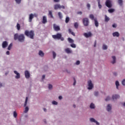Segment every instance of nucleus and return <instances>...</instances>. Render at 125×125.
I'll list each match as a JSON object with an SVG mask.
<instances>
[{"mask_svg":"<svg viewBox=\"0 0 125 125\" xmlns=\"http://www.w3.org/2000/svg\"><path fill=\"white\" fill-rule=\"evenodd\" d=\"M33 18H34V14H30L29 15V22H30L31 23V22H32V21L33 20Z\"/></svg>","mask_w":125,"mask_h":125,"instance_id":"nucleus-20","label":"nucleus"},{"mask_svg":"<svg viewBox=\"0 0 125 125\" xmlns=\"http://www.w3.org/2000/svg\"><path fill=\"white\" fill-rule=\"evenodd\" d=\"M24 34L26 37H28V38H30V39H32V40H33L34 37L35 36V33L33 30H31L30 31L25 30Z\"/></svg>","mask_w":125,"mask_h":125,"instance_id":"nucleus-2","label":"nucleus"},{"mask_svg":"<svg viewBox=\"0 0 125 125\" xmlns=\"http://www.w3.org/2000/svg\"><path fill=\"white\" fill-rule=\"evenodd\" d=\"M89 18L91 20H94V15H93V14H90L89 15Z\"/></svg>","mask_w":125,"mask_h":125,"instance_id":"nucleus-31","label":"nucleus"},{"mask_svg":"<svg viewBox=\"0 0 125 125\" xmlns=\"http://www.w3.org/2000/svg\"><path fill=\"white\" fill-rule=\"evenodd\" d=\"M98 6L100 9L102 8V5H101V4L100 3V0H97Z\"/></svg>","mask_w":125,"mask_h":125,"instance_id":"nucleus-30","label":"nucleus"},{"mask_svg":"<svg viewBox=\"0 0 125 125\" xmlns=\"http://www.w3.org/2000/svg\"><path fill=\"white\" fill-rule=\"evenodd\" d=\"M110 20V18L107 16V15H105V21L108 22Z\"/></svg>","mask_w":125,"mask_h":125,"instance_id":"nucleus-27","label":"nucleus"},{"mask_svg":"<svg viewBox=\"0 0 125 125\" xmlns=\"http://www.w3.org/2000/svg\"><path fill=\"white\" fill-rule=\"evenodd\" d=\"M48 16H50L51 18H53V15H52V12L51 11H49Z\"/></svg>","mask_w":125,"mask_h":125,"instance_id":"nucleus-34","label":"nucleus"},{"mask_svg":"<svg viewBox=\"0 0 125 125\" xmlns=\"http://www.w3.org/2000/svg\"><path fill=\"white\" fill-rule=\"evenodd\" d=\"M122 84L125 86V79H123L122 81Z\"/></svg>","mask_w":125,"mask_h":125,"instance_id":"nucleus-47","label":"nucleus"},{"mask_svg":"<svg viewBox=\"0 0 125 125\" xmlns=\"http://www.w3.org/2000/svg\"><path fill=\"white\" fill-rule=\"evenodd\" d=\"M45 79V75H43L42 76V80H44Z\"/></svg>","mask_w":125,"mask_h":125,"instance_id":"nucleus-57","label":"nucleus"},{"mask_svg":"<svg viewBox=\"0 0 125 125\" xmlns=\"http://www.w3.org/2000/svg\"><path fill=\"white\" fill-rule=\"evenodd\" d=\"M42 23L43 24H46V23H47V18H46V16H43Z\"/></svg>","mask_w":125,"mask_h":125,"instance_id":"nucleus-17","label":"nucleus"},{"mask_svg":"<svg viewBox=\"0 0 125 125\" xmlns=\"http://www.w3.org/2000/svg\"><path fill=\"white\" fill-rule=\"evenodd\" d=\"M65 52H66V53H67V54H70V53H72V52H73V51H72L71 49L67 48L65 49Z\"/></svg>","mask_w":125,"mask_h":125,"instance_id":"nucleus-19","label":"nucleus"},{"mask_svg":"<svg viewBox=\"0 0 125 125\" xmlns=\"http://www.w3.org/2000/svg\"><path fill=\"white\" fill-rule=\"evenodd\" d=\"M52 104L53 105H58V102L55 101H53L52 102Z\"/></svg>","mask_w":125,"mask_h":125,"instance_id":"nucleus-37","label":"nucleus"},{"mask_svg":"<svg viewBox=\"0 0 125 125\" xmlns=\"http://www.w3.org/2000/svg\"><path fill=\"white\" fill-rule=\"evenodd\" d=\"M94 95L95 96H98V95H99V92H98V91L95 92Z\"/></svg>","mask_w":125,"mask_h":125,"instance_id":"nucleus-49","label":"nucleus"},{"mask_svg":"<svg viewBox=\"0 0 125 125\" xmlns=\"http://www.w3.org/2000/svg\"><path fill=\"white\" fill-rule=\"evenodd\" d=\"M112 36L113 37H120V33H119V32H114L113 34H112Z\"/></svg>","mask_w":125,"mask_h":125,"instance_id":"nucleus-23","label":"nucleus"},{"mask_svg":"<svg viewBox=\"0 0 125 125\" xmlns=\"http://www.w3.org/2000/svg\"><path fill=\"white\" fill-rule=\"evenodd\" d=\"M87 89H88V90H91V89L94 87V84L91 80H89L87 81Z\"/></svg>","mask_w":125,"mask_h":125,"instance_id":"nucleus-5","label":"nucleus"},{"mask_svg":"<svg viewBox=\"0 0 125 125\" xmlns=\"http://www.w3.org/2000/svg\"><path fill=\"white\" fill-rule=\"evenodd\" d=\"M73 107L74 108H76V105H75V104H73Z\"/></svg>","mask_w":125,"mask_h":125,"instance_id":"nucleus-64","label":"nucleus"},{"mask_svg":"<svg viewBox=\"0 0 125 125\" xmlns=\"http://www.w3.org/2000/svg\"><path fill=\"white\" fill-rule=\"evenodd\" d=\"M20 28H21L20 24L17 23V29L18 31L20 30Z\"/></svg>","mask_w":125,"mask_h":125,"instance_id":"nucleus-40","label":"nucleus"},{"mask_svg":"<svg viewBox=\"0 0 125 125\" xmlns=\"http://www.w3.org/2000/svg\"><path fill=\"white\" fill-rule=\"evenodd\" d=\"M112 60L111 61V64H115L116 62H117V58H116V56H112Z\"/></svg>","mask_w":125,"mask_h":125,"instance_id":"nucleus-14","label":"nucleus"},{"mask_svg":"<svg viewBox=\"0 0 125 125\" xmlns=\"http://www.w3.org/2000/svg\"><path fill=\"white\" fill-rule=\"evenodd\" d=\"M59 100H62V99H63V97H62V96H59Z\"/></svg>","mask_w":125,"mask_h":125,"instance_id":"nucleus-54","label":"nucleus"},{"mask_svg":"<svg viewBox=\"0 0 125 125\" xmlns=\"http://www.w3.org/2000/svg\"><path fill=\"white\" fill-rule=\"evenodd\" d=\"M91 32H89L88 33H83V36L85 38H90L92 36Z\"/></svg>","mask_w":125,"mask_h":125,"instance_id":"nucleus-15","label":"nucleus"},{"mask_svg":"<svg viewBox=\"0 0 125 125\" xmlns=\"http://www.w3.org/2000/svg\"><path fill=\"white\" fill-rule=\"evenodd\" d=\"M112 104H107L106 106V110L107 112H108V113H111L112 112Z\"/></svg>","mask_w":125,"mask_h":125,"instance_id":"nucleus-8","label":"nucleus"},{"mask_svg":"<svg viewBox=\"0 0 125 125\" xmlns=\"http://www.w3.org/2000/svg\"><path fill=\"white\" fill-rule=\"evenodd\" d=\"M90 108L91 109H95V105L93 103H91L90 105Z\"/></svg>","mask_w":125,"mask_h":125,"instance_id":"nucleus-26","label":"nucleus"},{"mask_svg":"<svg viewBox=\"0 0 125 125\" xmlns=\"http://www.w3.org/2000/svg\"><path fill=\"white\" fill-rule=\"evenodd\" d=\"M68 41L69 42H70V43H73V42H74V41L73 40V39L70 38H68Z\"/></svg>","mask_w":125,"mask_h":125,"instance_id":"nucleus-32","label":"nucleus"},{"mask_svg":"<svg viewBox=\"0 0 125 125\" xmlns=\"http://www.w3.org/2000/svg\"><path fill=\"white\" fill-rule=\"evenodd\" d=\"M108 11L109 13H113V12H114L115 11V9H110L108 10Z\"/></svg>","mask_w":125,"mask_h":125,"instance_id":"nucleus-36","label":"nucleus"},{"mask_svg":"<svg viewBox=\"0 0 125 125\" xmlns=\"http://www.w3.org/2000/svg\"><path fill=\"white\" fill-rule=\"evenodd\" d=\"M108 49V46L106 44H103V49L104 50H106V49Z\"/></svg>","mask_w":125,"mask_h":125,"instance_id":"nucleus-28","label":"nucleus"},{"mask_svg":"<svg viewBox=\"0 0 125 125\" xmlns=\"http://www.w3.org/2000/svg\"><path fill=\"white\" fill-rule=\"evenodd\" d=\"M54 1L55 2H59L60 1V0H54Z\"/></svg>","mask_w":125,"mask_h":125,"instance_id":"nucleus-59","label":"nucleus"},{"mask_svg":"<svg viewBox=\"0 0 125 125\" xmlns=\"http://www.w3.org/2000/svg\"><path fill=\"white\" fill-rule=\"evenodd\" d=\"M16 0V2H17V3H20V2H21V0Z\"/></svg>","mask_w":125,"mask_h":125,"instance_id":"nucleus-52","label":"nucleus"},{"mask_svg":"<svg viewBox=\"0 0 125 125\" xmlns=\"http://www.w3.org/2000/svg\"><path fill=\"white\" fill-rule=\"evenodd\" d=\"M105 5L109 8L112 7V0H107L105 2Z\"/></svg>","mask_w":125,"mask_h":125,"instance_id":"nucleus-11","label":"nucleus"},{"mask_svg":"<svg viewBox=\"0 0 125 125\" xmlns=\"http://www.w3.org/2000/svg\"><path fill=\"white\" fill-rule=\"evenodd\" d=\"M95 21V25L96 27H98L99 26V23L98 22V21H97V19H94Z\"/></svg>","mask_w":125,"mask_h":125,"instance_id":"nucleus-24","label":"nucleus"},{"mask_svg":"<svg viewBox=\"0 0 125 125\" xmlns=\"http://www.w3.org/2000/svg\"><path fill=\"white\" fill-rule=\"evenodd\" d=\"M52 53H53V58L54 59H55V58H56V53H55V52L54 51H53Z\"/></svg>","mask_w":125,"mask_h":125,"instance_id":"nucleus-42","label":"nucleus"},{"mask_svg":"<svg viewBox=\"0 0 125 125\" xmlns=\"http://www.w3.org/2000/svg\"><path fill=\"white\" fill-rule=\"evenodd\" d=\"M12 47V43H11L8 47V50H10Z\"/></svg>","mask_w":125,"mask_h":125,"instance_id":"nucleus-41","label":"nucleus"},{"mask_svg":"<svg viewBox=\"0 0 125 125\" xmlns=\"http://www.w3.org/2000/svg\"><path fill=\"white\" fill-rule=\"evenodd\" d=\"M52 87H53L52 84H48V89L51 90L52 89Z\"/></svg>","mask_w":125,"mask_h":125,"instance_id":"nucleus-43","label":"nucleus"},{"mask_svg":"<svg viewBox=\"0 0 125 125\" xmlns=\"http://www.w3.org/2000/svg\"><path fill=\"white\" fill-rule=\"evenodd\" d=\"M70 46H71V47H72L73 48H76V44H74V43L71 44H70Z\"/></svg>","mask_w":125,"mask_h":125,"instance_id":"nucleus-44","label":"nucleus"},{"mask_svg":"<svg viewBox=\"0 0 125 125\" xmlns=\"http://www.w3.org/2000/svg\"><path fill=\"white\" fill-rule=\"evenodd\" d=\"M87 7L88 9H90V4L87 3Z\"/></svg>","mask_w":125,"mask_h":125,"instance_id":"nucleus-50","label":"nucleus"},{"mask_svg":"<svg viewBox=\"0 0 125 125\" xmlns=\"http://www.w3.org/2000/svg\"><path fill=\"white\" fill-rule=\"evenodd\" d=\"M112 98L113 100H117V99H119L120 95L118 94H114L112 96Z\"/></svg>","mask_w":125,"mask_h":125,"instance_id":"nucleus-13","label":"nucleus"},{"mask_svg":"<svg viewBox=\"0 0 125 125\" xmlns=\"http://www.w3.org/2000/svg\"><path fill=\"white\" fill-rule=\"evenodd\" d=\"M122 107H125V102H123L121 103Z\"/></svg>","mask_w":125,"mask_h":125,"instance_id":"nucleus-53","label":"nucleus"},{"mask_svg":"<svg viewBox=\"0 0 125 125\" xmlns=\"http://www.w3.org/2000/svg\"><path fill=\"white\" fill-rule=\"evenodd\" d=\"M62 8V9H65V6L63 5H61L60 4H57L54 5V9L55 10H57V9H61Z\"/></svg>","mask_w":125,"mask_h":125,"instance_id":"nucleus-6","label":"nucleus"},{"mask_svg":"<svg viewBox=\"0 0 125 125\" xmlns=\"http://www.w3.org/2000/svg\"><path fill=\"white\" fill-rule=\"evenodd\" d=\"M123 0H118V3L119 5H121V6L123 5Z\"/></svg>","mask_w":125,"mask_h":125,"instance_id":"nucleus-35","label":"nucleus"},{"mask_svg":"<svg viewBox=\"0 0 125 125\" xmlns=\"http://www.w3.org/2000/svg\"><path fill=\"white\" fill-rule=\"evenodd\" d=\"M6 55H9L10 54V52L9 51H7L6 52Z\"/></svg>","mask_w":125,"mask_h":125,"instance_id":"nucleus-56","label":"nucleus"},{"mask_svg":"<svg viewBox=\"0 0 125 125\" xmlns=\"http://www.w3.org/2000/svg\"><path fill=\"white\" fill-rule=\"evenodd\" d=\"M58 14L60 19H62V18H63V16L62 15V13H61V12H59Z\"/></svg>","mask_w":125,"mask_h":125,"instance_id":"nucleus-33","label":"nucleus"},{"mask_svg":"<svg viewBox=\"0 0 125 125\" xmlns=\"http://www.w3.org/2000/svg\"><path fill=\"white\" fill-rule=\"evenodd\" d=\"M14 40H15V41H17V40H18L20 42H23L25 41V36L24 34L19 35L18 33L15 34L14 35Z\"/></svg>","mask_w":125,"mask_h":125,"instance_id":"nucleus-1","label":"nucleus"},{"mask_svg":"<svg viewBox=\"0 0 125 125\" xmlns=\"http://www.w3.org/2000/svg\"><path fill=\"white\" fill-rule=\"evenodd\" d=\"M13 116L14 118H16L17 117V113L16 111H14L13 113Z\"/></svg>","mask_w":125,"mask_h":125,"instance_id":"nucleus-48","label":"nucleus"},{"mask_svg":"<svg viewBox=\"0 0 125 125\" xmlns=\"http://www.w3.org/2000/svg\"><path fill=\"white\" fill-rule=\"evenodd\" d=\"M110 100H111V97H110V96H108L107 97H106V98L105 99V101H109Z\"/></svg>","mask_w":125,"mask_h":125,"instance_id":"nucleus-39","label":"nucleus"},{"mask_svg":"<svg viewBox=\"0 0 125 125\" xmlns=\"http://www.w3.org/2000/svg\"><path fill=\"white\" fill-rule=\"evenodd\" d=\"M53 28L55 30V31H60V27L59 26L56 25V24H54L53 25Z\"/></svg>","mask_w":125,"mask_h":125,"instance_id":"nucleus-18","label":"nucleus"},{"mask_svg":"<svg viewBox=\"0 0 125 125\" xmlns=\"http://www.w3.org/2000/svg\"><path fill=\"white\" fill-rule=\"evenodd\" d=\"M29 99V98H28V97H26L25 98V101L24 104V107H25L24 108V110L23 111V113H24L25 114H27V113H28L29 112V107L27 106V104L28 103V100Z\"/></svg>","mask_w":125,"mask_h":125,"instance_id":"nucleus-3","label":"nucleus"},{"mask_svg":"<svg viewBox=\"0 0 125 125\" xmlns=\"http://www.w3.org/2000/svg\"><path fill=\"white\" fill-rule=\"evenodd\" d=\"M77 14L82 15V14H83V12H82V11L78 12Z\"/></svg>","mask_w":125,"mask_h":125,"instance_id":"nucleus-58","label":"nucleus"},{"mask_svg":"<svg viewBox=\"0 0 125 125\" xmlns=\"http://www.w3.org/2000/svg\"><path fill=\"white\" fill-rule=\"evenodd\" d=\"M33 15H34V17L35 16V17H38V15L36 14H33Z\"/></svg>","mask_w":125,"mask_h":125,"instance_id":"nucleus-63","label":"nucleus"},{"mask_svg":"<svg viewBox=\"0 0 125 125\" xmlns=\"http://www.w3.org/2000/svg\"><path fill=\"white\" fill-rule=\"evenodd\" d=\"M68 33L69 34H71V35H72V36H74V37L75 36H76V35L75 34V33L73 32L72 31V30H71V29H68Z\"/></svg>","mask_w":125,"mask_h":125,"instance_id":"nucleus-25","label":"nucleus"},{"mask_svg":"<svg viewBox=\"0 0 125 125\" xmlns=\"http://www.w3.org/2000/svg\"><path fill=\"white\" fill-rule=\"evenodd\" d=\"M74 25L75 29H78V28H79V23L75 22Z\"/></svg>","mask_w":125,"mask_h":125,"instance_id":"nucleus-29","label":"nucleus"},{"mask_svg":"<svg viewBox=\"0 0 125 125\" xmlns=\"http://www.w3.org/2000/svg\"><path fill=\"white\" fill-rule=\"evenodd\" d=\"M70 21V18L68 17H67L65 19V23H69Z\"/></svg>","mask_w":125,"mask_h":125,"instance_id":"nucleus-38","label":"nucleus"},{"mask_svg":"<svg viewBox=\"0 0 125 125\" xmlns=\"http://www.w3.org/2000/svg\"><path fill=\"white\" fill-rule=\"evenodd\" d=\"M1 87H2V83H1L0 82V88Z\"/></svg>","mask_w":125,"mask_h":125,"instance_id":"nucleus-60","label":"nucleus"},{"mask_svg":"<svg viewBox=\"0 0 125 125\" xmlns=\"http://www.w3.org/2000/svg\"><path fill=\"white\" fill-rule=\"evenodd\" d=\"M76 83H77V81H76V79L75 78H74L73 85H76Z\"/></svg>","mask_w":125,"mask_h":125,"instance_id":"nucleus-51","label":"nucleus"},{"mask_svg":"<svg viewBox=\"0 0 125 125\" xmlns=\"http://www.w3.org/2000/svg\"><path fill=\"white\" fill-rule=\"evenodd\" d=\"M112 27H113V28H117V24H113L112 25Z\"/></svg>","mask_w":125,"mask_h":125,"instance_id":"nucleus-55","label":"nucleus"},{"mask_svg":"<svg viewBox=\"0 0 125 125\" xmlns=\"http://www.w3.org/2000/svg\"><path fill=\"white\" fill-rule=\"evenodd\" d=\"M24 75H25V77L26 79H30V72H29V71L26 70L24 72Z\"/></svg>","mask_w":125,"mask_h":125,"instance_id":"nucleus-12","label":"nucleus"},{"mask_svg":"<svg viewBox=\"0 0 125 125\" xmlns=\"http://www.w3.org/2000/svg\"><path fill=\"white\" fill-rule=\"evenodd\" d=\"M83 22L84 26H87L89 24V20L87 18L83 19Z\"/></svg>","mask_w":125,"mask_h":125,"instance_id":"nucleus-7","label":"nucleus"},{"mask_svg":"<svg viewBox=\"0 0 125 125\" xmlns=\"http://www.w3.org/2000/svg\"><path fill=\"white\" fill-rule=\"evenodd\" d=\"M7 45H8V42L6 41L3 42L2 43V48H5L7 47Z\"/></svg>","mask_w":125,"mask_h":125,"instance_id":"nucleus-16","label":"nucleus"},{"mask_svg":"<svg viewBox=\"0 0 125 125\" xmlns=\"http://www.w3.org/2000/svg\"><path fill=\"white\" fill-rule=\"evenodd\" d=\"M89 121L90 123H94L96 125H100V123L97 121V120H95L94 118H90Z\"/></svg>","mask_w":125,"mask_h":125,"instance_id":"nucleus-9","label":"nucleus"},{"mask_svg":"<svg viewBox=\"0 0 125 125\" xmlns=\"http://www.w3.org/2000/svg\"><path fill=\"white\" fill-rule=\"evenodd\" d=\"M53 39L55 40H61V41H64V38L62 37V35L60 33H58L56 35H52Z\"/></svg>","mask_w":125,"mask_h":125,"instance_id":"nucleus-4","label":"nucleus"},{"mask_svg":"<svg viewBox=\"0 0 125 125\" xmlns=\"http://www.w3.org/2000/svg\"><path fill=\"white\" fill-rule=\"evenodd\" d=\"M115 85L116 86V89L119 90V89H120V88H119L120 86V82H119L118 81H116L115 82Z\"/></svg>","mask_w":125,"mask_h":125,"instance_id":"nucleus-22","label":"nucleus"},{"mask_svg":"<svg viewBox=\"0 0 125 125\" xmlns=\"http://www.w3.org/2000/svg\"><path fill=\"white\" fill-rule=\"evenodd\" d=\"M64 72H66L67 74H71V71L67 69H65Z\"/></svg>","mask_w":125,"mask_h":125,"instance_id":"nucleus-45","label":"nucleus"},{"mask_svg":"<svg viewBox=\"0 0 125 125\" xmlns=\"http://www.w3.org/2000/svg\"><path fill=\"white\" fill-rule=\"evenodd\" d=\"M38 54L39 56H41V57H43V56H44V53H43L42 50L39 51Z\"/></svg>","mask_w":125,"mask_h":125,"instance_id":"nucleus-21","label":"nucleus"},{"mask_svg":"<svg viewBox=\"0 0 125 125\" xmlns=\"http://www.w3.org/2000/svg\"><path fill=\"white\" fill-rule=\"evenodd\" d=\"M43 111H44V112H46V111H47V110L46 109V108H43Z\"/></svg>","mask_w":125,"mask_h":125,"instance_id":"nucleus-62","label":"nucleus"},{"mask_svg":"<svg viewBox=\"0 0 125 125\" xmlns=\"http://www.w3.org/2000/svg\"><path fill=\"white\" fill-rule=\"evenodd\" d=\"M14 74H16L15 78V79H16V80H19V79H20V78H21L20 73H19L18 71H17L16 70H14Z\"/></svg>","mask_w":125,"mask_h":125,"instance_id":"nucleus-10","label":"nucleus"},{"mask_svg":"<svg viewBox=\"0 0 125 125\" xmlns=\"http://www.w3.org/2000/svg\"><path fill=\"white\" fill-rule=\"evenodd\" d=\"M94 46V47H95L96 46V41L95 42Z\"/></svg>","mask_w":125,"mask_h":125,"instance_id":"nucleus-61","label":"nucleus"},{"mask_svg":"<svg viewBox=\"0 0 125 125\" xmlns=\"http://www.w3.org/2000/svg\"><path fill=\"white\" fill-rule=\"evenodd\" d=\"M80 64H81V62L80 61H77L75 63V65H79Z\"/></svg>","mask_w":125,"mask_h":125,"instance_id":"nucleus-46","label":"nucleus"}]
</instances>
